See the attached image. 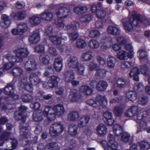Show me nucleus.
<instances>
[{"instance_id": "1", "label": "nucleus", "mask_w": 150, "mask_h": 150, "mask_svg": "<svg viewBox=\"0 0 150 150\" xmlns=\"http://www.w3.org/2000/svg\"><path fill=\"white\" fill-rule=\"evenodd\" d=\"M126 115L127 116L132 117L134 120L137 122H138L142 118L146 117L148 113L144 109L142 108L139 111L138 106H133L128 109Z\"/></svg>"}, {"instance_id": "2", "label": "nucleus", "mask_w": 150, "mask_h": 150, "mask_svg": "<svg viewBox=\"0 0 150 150\" xmlns=\"http://www.w3.org/2000/svg\"><path fill=\"white\" fill-rule=\"evenodd\" d=\"M148 24V21L140 17V15L137 14L129 18V21H125L123 23L124 27L127 28H139L141 25Z\"/></svg>"}, {"instance_id": "3", "label": "nucleus", "mask_w": 150, "mask_h": 150, "mask_svg": "<svg viewBox=\"0 0 150 150\" xmlns=\"http://www.w3.org/2000/svg\"><path fill=\"white\" fill-rule=\"evenodd\" d=\"M64 130L63 125L60 123L55 122L51 125L49 133L51 136H56L60 134Z\"/></svg>"}, {"instance_id": "4", "label": "nucleus", "mask_w": 150, "mask_h": 150, "mask_svg": "<svg viewBox=\"0 0 150 150\" xmlns=\"http://www.w3.org/2000/svg\"><path fill=\"white\" fill-rule=\"evenodd\" d=\"M43 113L47 116V120H45L44 121V124L46 125H48L51 122L55 119V114L52 108L49 106L45 107Z\"/></svg>"}, {"instance_id": "5", "label": "nucleus", "mask_w": 150, "mask_h": 150, "mask_svg": "<svg viewBox=\"0 0 150 150\" xmlns=\"http://www.w3.org/2000/svg\"><path fill=\"white\" fill-rule=\"evenodd\" d=\"M25 118L22 120L19 126L20 134L22 138L27 139L29 136L30 133L29 125L28 123H25Z\"/></svg>"}, {"instance_id": "6", "label": "nucleus", "mask_w": 150, "mask_h": 150, "mask_svg": "<svg viewBox=\"0 0 150 150\" xmlns=\"http://www.w3.org/2000/svg\"><path fill=\"white\" fill-rule=\"evenodd\" d=\"M69 99L72 102H78L81 101L83 97L78 91L72 89L70 92Z\"/></svg>"}, {"instance_id": "7", "label": "nucleus", "mask_w": 150, "mask_h": 150, "mask_svg": "<svg viewBox=\"0 0 150 150\" xmlns=\"http://www.w3.org/2000/svg\"><path fill=\"white\" fill-rule=\"evenodd\" d=\"M102 48L108 49L112 42V39L109 35H104L102 37L100 41Z\"/></svg>"}, {"instance_id": "8", "label": "nucleus", "mask_w": 150, "mask_h": 150, "mask_svg": "<svg viewBox=\"0 0 150 150\" xmlns=\"http://www.w3.org/2000/svg\"><path fill=\"white\" fill-rule=\"evenodd\" d=\"M16 53V56L19 59H21L20 62L23 60V58L26 57L29 54V53L28 49L26 48L20 47L16 49L15 51Z\"/></svg>"}, {"instance_id": "9", "label": "nucleus", "mask_w": 150, "mask_h": 150, "mask_svg": "<svg viewBox=\"0 0 150 150\" xmlns=\"http://www.w3.org/2000/svg\"><path fill=\"white\" fill-rule=\"evenodd\" d=\"M67 65L70 68L75 69L79 65V63L78 58L71 56L69 57L67 60Z\"/></svg>"}, {"instance_id": "10", "label": "nucleus", "mask_w": 150, "mask_h": 150, "mask_svg": "<svg viewBox=\"0 0 150 150\" xmlns=\"http://www.w3.org/2000/svg\"><path fill=\"white\" fill-rule=\"evenodd\" d=\"M37 63L35 60L31 59H29L24 64V68L28 72L35 70L36 69Z\"/></svg>"}, {"instance_id": "11", "label": "nucleus", "mask_w": 150, "mask_h": 150, "mask_svg": "<svg viewBox=\"0 0 150 150\" xmlns=\"http://www.w3.org/2000/svg\"><path fill=\"white\" fill-rule=\"evenodd\" d=\"M54 25H56L57 27L62 28L64 27L66 28L68 27L71 28H77L80 27L79 24L76 21L72 22L70 25H65L61 21L58 20L55 22Z\"/></svg>"}, {"instance_id": "12", "label": "nucleus", "mask_w": 150, "mask_h": 150, "mask_svg": "<svg viewBox=\"0 0 150 150\" xmlns=\"http://www.w3.org/2000/svg\"><path fill=\"white\" fill-rule=\"evenodd\" d=\"M150 144L147 142L142 141L139 143L137 145H134L130 147L131 150H141V149H146V150L149 149Z\"/></svg>"}, {"instance_id": "13", "label": "nucleus", "mask_w": 150, "mask_h": 150, "mask_svg": "<svg viewBox=\"0 0 150 150\" xmlns=\"http://www.w3.org/2000/svg\"><path fill=\"white\" fill-rule=\"evenodd\" d=\"M28 40L31 44H35L38 43L40 40L39 31L36 30L28 38Z\"/></svg>"}, {"instance_id": "14", "label": "nucleus", "mask_w": 150, "mask_h": 150, "mask_svg": "<svg viewBox=\"0 0 150 150\" xmlns=\"http://www.w3.org/2000/svg\"><path fill=\"white\" fill-rule=\"evenodd\" d=\"M29 79L31 84L34 85H37L42 82L38 75L34 73H30L29 76Z\"/></svg>"}, {"instance_id": "15", "label": "nucleus", "mask_w": 150, "mask_h": 150, "mask_svg": "<svg viewBox=\"0 0 150 150\" xmlns=\"http://www.w3.org/2000/svg\"><path fill=\"white\" fill-rule=\"evenodd\" d=\"M68 13L69 10L66 7L59 8L56 11V15L59 18H65L68 15Z\"/></svg>"}, {"instance_id": "16", "label": "nucleus", "mask_w": 150, "mask_h": 150, "mask_svg": "<svg viewBox=\"0 0 150 150\" xmlns=\"http://www.w3.org/2000/svg\"><path fill=\"white\" fill-rule=\"evenodd\" d=\"M80 114L77 111L72 110L70 111L67 115V119L69 121L74 122L79 119Z\"/></svg>"}, {"instance_id": "17", "label": "nucleus", "mask_w": 150, "mask_h": 150, "mask_svg": "<svg viewBox=\"0 0 150 150\" xmlns=\"http://www.w3.org/2000/svg\"><path fill=\"white\" fill-rule=\"evenodd\" d=\"M97 107L101 105H105L107 104V100L105 96L100 95H98L96 97Z\"/></svg>"}, {"instance_id": "18", "label": "nucleus", "mask_w": 150, "mask_h": 150, "mask_svg": "<svg viewBox=\"0 0 150 150\" xmlns=\"http://www.w3.org/2000/svg\"><path fill=\"white\" fill-rule=\"evenodd\" d=\"M90 119V117L88 116L84 115L81 117L78 122L79 127L82 128L86 126L88 123Z\"/></svg>"}, {"instance_id": "19", "label": "nucleus", "mask_w": 150, "mask_h": 150, "mask_svg": "<svg viewBox=\"0 0 150 150\" xmlns=\"http://www.w3.org/2000/svg\"><path fill=\"white\" fill-rule=\"evenodd\" d=\"M52 109L55 114L58 116L63 115L65 111L63 106L60 104L55 105Z\"/></svg>"}, {"instance_id": "20", "label": "nucleus", "mask_w": 150, "mask_h": 150, "mask_svg": "<svg viewBox=\"0 0 150 150\" xmlns=\"http://www.w3.org/2000/svg\"><path fill=\"white\" fill-rule=\"evenodd\" d=\"M103 119L107 122L109 125H111L114 123V120L112 118V113L108 111L105 112L103 114Z\"/></svg>"}, {"instance_id": "21", "label": "nucleus", "mask_w": 150, "mask_h": 150, "mask_svg": "<svg viewBox=\"0 0 150 150\" xmlns=\"http://www.w3.org/2000/svg\"><path fill=\"white\" fill-rule=\"evenodd\" d=\"M75 79V74L74 72L72 71H67L65 74L64 79L65 81L67 83H70Z\"/></svg>"}, {"instance_id": "22", "label": "nucleus", "mask_w": 150, "mask_h": 150, "mask_svg": "<svg viewBox=\"0 0 150 150\" xmlns=\"http://www.w3.org/2000/svg\"><path fill=\"white\" fill-rule=\"evenodd\" d=\"M59 81V79L58 77L54 76H51L48 81V86L50 88L56 87Z\"/></svg>"}, {"instance_id": "23", "label": "nucleus", "mask_w": 150, "mask_h": 150, "mask_svg": "<svg viewBox=\"0 0 150 150\" xmlns=\"http://www.w3.org/2000/svg\"><path fill=\"white\" fill-rule=\"evenodd\" d=\"M108 86V84L106 81L100 80L98 82L95 88L98 91L103 92L106 89Z\"/></svg>"}, {"instance_id": "24", "label": "nucleus", "mask_w": 150, "mask_h": 150, "mask_svg": "<svg viewBox=\"0 0 150 150\" xmlns=\"http://www.w3.org/2000/svg\"><path fill=\"white\" fill-rule=\"evenodd\" d=\"M54 66L55 70L60 71L62 67V59L60 57L56 58L54 61Z\"/></svg>"}, {"instance_id": "25", "label": "nucleus", "mask_w": 150, "mask_h": 150, "mask_svg": "<svg viewBox=\"0 0 150 150\" xmlns=\"http://www.w3.org/2000/svg\"><path fill=\"white\" fill-rule=\"evenodd\" d=\"M4 58L8 60L9 62L12 63H14V64L15 62H20V61L22 60V59H19L17 58L16 55V56H15L10 54H7L5 55L4 56Z\"/></svg>"}, {"instance_id": "26", "label": "nucleus", "mask_w": 150, "mask_h": 150, "mask_svg": "<svg viewBox=\"0 0 150 150\" xmlns=\"http://www.w3.org/2000/svg\"><path fill=\"white\" fill-rule=\"evenodd\" d=\"M96 129L99 135H104L106 133L107 128L105 125L103 124H100L98 126Z\"/></svg>"}, {"instance_id": "27", "label": "nucleus", "mask_w": 150, "mask_h": 150, "mask_svg": "<svg viewBox=\"0 0 150 150\" xmlns=\"http://www.w3.org/2000/svg\"><path fill=\"white\" fill-rule=\"evenodd\" d=\"M116 62L115 58L113 56L109 55L107 59V66L109 68H113Z\"/></svg>"}, {"instance_id": "28", "label": "nucleus", "mask_w": 150, "mask_h": 150, "mask_svg": "<svg viewBox=\"0 0 150 150\" xmlns=\"http://www.w3.org/2000/svg\"><path fill=\"white\" fill-rule=\"evenodd\" d=\"M33 118L35 122L42 121L43 120V113L39 111L34 112L33 115Z\"/></svg>"}, {"instance_id": "29", "label": "nucleus", "mask_w": 150, "mask_h": 150, "mask_svg": "<svg viewBox=\"0 0 150 150\" xmlns=\"http://www.w3.org/2000/svg\"><path fill=\"white\" fill-rule=\"evenodd\" d=\"M106 70L104 69H97L96 70L95 76L96 78L102 79L104 78L106 74Z\"/></svg>"}, {"instance_id": "30", "label": "nucleus", "mask_w": 150, "mask_h": 150, "mask_svg": "<svg viewBox=\"0 0 150 150\" xmlns=\"http://www.w3.org/2000/svg\"><path fill=\"white\" fill-rule=\"evenodd\" d=\"M80 91L83 93L84 95H91L92 92V89L88 86H82L79 88Z\"/></svg>"}, {"instance_id": "31", "label": "nucleus", "mask_w": 150, "mask_h": 150, "mask_svg": "<svg viewBox=\"0 0 150 150\" xmlns=\"http://www.w3.org/2000/svg\"><path fill=\"white\" fill-rule=\"evenodd\" d=\"M53 14L50 12H44L40 14V16L42 19L47 21H51L53 18Z\"/></svg>"}, {"instance_id": "32", "label": "nucleus", "mask_w": 150, "mask_h": 150, "mask_svg": "<svg viewBox=\"0 0 150 150\" xmlns=\"http://www.w3.org/2000/svg\"><path fill=\"white\" fill-rule=\"evenodd\" d=\"M14 92L13 87L11 83L8 84L4 88V93L6 95L11 96Z\"/></svg>"}, {"instance_id": "33", "label": "nucleus", "mask_w": 150, "mask_h": 150, "mask_svg": "<svg viewBox=\"0 0 150 150\" xmlns=\"http://www.w3.org/2000/svg\"><path fill=\"white\" fill-rule=\"evenodd\" d=\"M68 132L72 136H75L77 134L78 127L75 125L72 124L68 126Z\"/></svg>"}, {"instance_id": "34", "label": "nucleus", "mask_w": 150, "mask_h": 150, "mask_svg": "<svg viewBox=\"0 0 150 150\" xmlns=\"http://www.w3.org/2000/svg\"><path fill=\"white\" fill-rule=\"evenodd\" d=\"M46 148L48 150H59L60 146L57 143H50L46 146Z\"/></svg>"}, {"instance_id": "35", "label": "nucleus", "mask_w": 150, "mask_h": 150, "mask_svg": "<svg viewBox=\"0 0 150 150\" xmlns=\"http://www.w3.org/2000/svg\"><path fill=\"white\" fill-rule=\"evenodd\" d=\"M50 58L49 56L45 53L41 54L39 57V60L42 63L47 64L49 63Z\"/></svg>"}, {"instance_id": "36", "label": "nucleus", "mask_w": 150, "mask_h": 150, "mask_svg": "<svg viewBox=\"0 0 150 150\" xmlns=\"http://www.w3.org/2000/svg\"><path fill=\"white\" fill-rule=\"evenodd\" d=\"M73 10L75 13L79 15L86 12L87 11V8L84 6H77L74 8Z\"/></svg>"}, {"instance_id": "37", "label": "nucleus", "mask_w": 150, "mask_h": 150, "mask_svg": "<svg viewBox=\"0 0 150 150\" xmlns=\"http://www.w3.org/2000/svg\"><path fill=\"white\" fill-rule=\"evenodd\" d=\"M126 96L129 100L131 101H134L137 98V94L135 92L129 91L127 92Z\"/></svg>"}, {"instance_id": "38", "label": "nucleus", "mask_w": 150, "mask_h": 150, "mask_svg": "<svg viewBox=\"0 0 150 150\" xmlns=\"http://www.w3.org/2000/svg\"><path fill=\"white\" fill-rule=\"evenodd\" d=\"M11 140V146H9L7 145V148H8V150H12L15 149L18 146V141L15 138L11 137L10 138Z\"/></svg>"}, {"instance_id": "39", "label": "nucleus", "mask_w": 150, "mask_h": 150, "mask_svg": "<svg viewBox=\"0 0 150 150\" xmlns=\"http://www.w3.org/2000/svg\"><path fill=\"white\" fill-rule=\"evenodd\" d=\"M92 52L90 51H86L81 54V58L84 61H89L92 57Z\"/></svg>"}, {"instance_id": "40", "label": "nucleus", "mask_w": 150, "mask_h": 150, "mask_svg": "<svg viewBox=\"0 0 150 150\" xmlns=\"http://www.w3.org/2000/svg\"><path fill=\"white\" fill-rule=\"evenodd\" d=\"M107 139L110 146H117V143L115 140V136L113 134H109Z\"/></svg>"}, {"instance_id": "41", "label": "nucleus", "mask_w": 150, "mask_h": 150, "mask_svg": "<svg viewBox=\"0 0 150 150\" xmlns=\"http://www.w3.org/2000/svg\"><path fill=\"white\" fill-rule=\"evenodd\" d=\"M113 132L117 136L120 135L122 133V127L118 124L115 125L113 127Z\"/></svg>"}, {"instance_id": "42", "label": "nucleus", "mask_w": 150, "mask_h": 150, "mask_svg": "<svg viewBox=\"0 0 150 150\" xmlns=\"http://www.w3.org/2000/svg\"><path fill=\"white\" fill-rule=\"evenodd\" d=\"M86 45V42L83 40L79 39L77 40L76 43V46L79 49L83 48Z\"/></svg>"}, {"instance_id": "43", "label": "nucleus", "mask_w": 150, "mask_h": 150, "mask_svg": "<svg viewBox=\"0 0 150 150\" xmlns=\"http://www.w3.org/2000/svg\"><path fill=\"white\" fill-rule=\"evenodd\" d=\"M132 66V63L131 62H123L120 64V69L122 71H125L126 69L130 68Z\"/></svg>"}, {"instance_id": "44", "label": "nucleus", "mask_w": 150, "mask_h": 150, "mask_svg": "<svg viewBox=\"0 0 150 150\" xmlns=\"http://www.w3.org/2000/svg\"><path fill=\"white\" fill-rule=\"evenodd\" d=\"M1 18L4 21V22L2 23V24H4L6 26L4 27H8L11 24V21L9 16L6 14H3L1 15Z\"/></svg>"}, {"instance_id": "45", "label": "nucleus", "mask_w": 150, "mask_h": 150, "mask_svg": "<svg viewBox=\"0 0 150 150\" xmlns=\"http://www.w3.org/2000/svg\"><path fill=\"white\" fill-rule=\"evenodd\" d=\"M96 15L97 17L99 18L103 19L106 15V12L102 8L98 9L96 11Z\"/></svg>"}, {"instance_id": "46", "label": "nucleus", "mask_w": 150, "mask_h": 150, "mask_svg": "<svg viewBox=\"0 0 150 150\" xmlns=\"http://www.w3.org/2000/svg\"><path fill=\"white\" fill-rule=\"evenodd\" d=\"M89 47L93 49H97L99 46V43L95 39H92L89 41L88 43Z\"/></svg>"}, {"instance_id": "47", "label": "nucleus", "mask_w": 150, "mask_h": 150, "mask_svg": "<svg viewBox=\"0 0 150 150\" xmlns=\"http://www.w3.org/2000/svg\"><path fill=\"white\" fill-rule=\"evenodd\" d=\"M117 87L120 88L125 87L126 85V82L125 79L123 78H119L117 81Z\"/></svg>"}, {"instance_id": "48", "label": "nucleus", "mask_w": 150, "mask_h": 150, "mask_svg": "<svg viewBox=\"0 0 150 150\" xmlns=\"http://www.w3.org/2000/svg\"><path fill=\"white\" fill-rule=\"evenodd\" d=\"M22 69L18 67L13 68L11 71L12 75L15 76H19L21 75L23 73Z\"/></svg>"}, {"instance_id": "49", "label": "nucleus", "mask_w": 150, "mask_h": 150, "mask_svg": "<svg viewBox=\"0 0 150 150\" xmlns=\"http://www.w3.org/2000/svg\"><path fill=\"white\" fill-rule=\"evenodd\" d=\"M40 18L35 16L32 17L30 20V24L33 25H38L40 23Z\"/></svg>"}, {"instance_id": "50", "label": "nucleus", "mask_w": 150, "mask_h": 150, "mask_svg": "<svg viewBox=\"0 0 150 150\" xmlns=\"http://www.w3.org/2000/svg\"><path fill=\"white\" fill-rule=\"evenodd\" d=\"M68 34L69 36L70 40L71 42L74 41L79 36V34L76 31H74L71 33H68Z\"/></svg>"}, {"instance_id": "51", "label": "nucleus", "mask_w": 150, "mask_h": 150, "mask_svg": "<svg viewBox=\"0 0 150 150\" xmlns=\"http://www.w3.org/2000/svg\"><path fill=\"white\" fill-rule=\"evenodd\" d=\"M21 98L23 101L25 102H29L33 99V97L30 94H23Z\"/></svg>"}, {"instance_id": "52", "label": "nucleus", "mask_w": 150, "mask_h": 150, "mask_svg": "<svg viewBox=\"0 0 150 150\" xmlns=\"http://www.w3.org/2000/svg\"><path fill=\"white\" fill-rule=\"evenodd\" d=\"M26 31L27 29H12L11 32L13 35H16L18 34L21 35Z\"/></svg>"}, {"instance_id": "53", "label": "nucleus", "mask_w": 150, "mask_h": 150, "mask_svg": "<svg viewBox=\"0 0 150 150\" xmlns=\"http://www.w3.org/2000/svg\"><path fill=\"white\" fill-rule=\"evenodd\" d=\"M133 88L134 91L139 92L143 91L144 88L142 83H135L134 86Z\"/></svg>"}, {"instance_id": "54", "label": "nucleus", "mask_w": 150, "mask_h": 150, "mask_svg": "<svg viewBox=\"0 0 150 150\" xmlns=\"http://www.w3.org/2000/svg\"><path fill=\"white\" fill-rule=\"evenodd\" d=\"M54 73V71L53 68L50 66L46 68V70L44 73V75L47 77H49Z\"/></svg>"}, {"instance_id": "55", "label": "nucleus", "mask_w": 150, "mask_h": 150, "mask_svg": "<svg viewBox=\"0 0 150 150\" xmlns=\"http://www.w3.org/2000/svg\"><path fill=\"white\" fill-rule=\"evenodd\" d=\"M140 70L142 74L144 75L149 76L150 74V73L149 69L146 65L142 66Z\"/></svg>"}, {"instance_id": "56", "label": "nucleus", "mask_w": 150, "mask_h": 150, "mask_svg": "<svg viewBox=\"0 0 150 150\" xmlns=\"http://www.w3.org/2000/svg\"><path fill=\"white\" fill-rule=\"evenodd\" d=\"M130 134L127 132H124L122 134L121 139L123 142H127L130 139Z\"/></svg>"}, {"instance_id": "57", "label": "nucleus", "mask_w": 150, "mask_h": 150, "mask_svg": "<svg viewBox=\"0 0 150 150\" xmlns=\"http://www.w3.org/2000/svg\"><path fill=\"white\" fill-rule=\"evenodd\" d=\"M50 40L54 44L57 45L61 42V40L60 38L57 36H49Z\"/></svg>"}, {"instance_id": "58", "label": "nucleus", "mask_w": 150, "mask_h": 150, "mask_svg": "<svg viewBox=\"0 0 150 150\" xmlns=\"http://www.w3.org/2000/svg\"><path fill=\"white\" fill-rule=\"evenodd\" d=\"M137 54L139 58L140 59L145 58L147 56V52L144 50L141 49L137 52Z\"/></svg>"}, {"instance_id": "59", "label": "nucleus", "mask_w": 150, "mask_h": 150, "mask_svg": "<svg viewBox=\"0 0 150 150\" xmlns=\"http://www.w3.org/2000/svg\"><path fill=\"white\" fill-rule=\"evenodd\" d=\"M92 18V16L91 14H86L84 15L81 18V21L83 22H88L91 20Z\"/></svg>"}, {"instance_id": "60", "label": "nucleus", "mask_w": 150, "mask_h": 150, "mask_svg": "<svg viewBox=\"0 0 150 150\" xmlns=\"http://www.w3.org/2000/svg\"><path fill=\"white\" fill-rule=\"evenodd\" d=\"M139 72L138 68L135 67L132 69L129 73V75L131 77H132L133 76H134V75H139Z\"/></svg>"}, {"instance_id": "61", "label": "nucleus", "mask_w": 150, "mask_h": 150, "mask_svg": "<svg viewBox=\"0 0 150 150\" xmlns=\"http://www.w3.org/2000/svg\"><path fill=\"white\" fill-rule=\"evenodd\" d=\"M123 112L122 109L121 107L117 106L116 107L114 110L115 115L117 116H120L122 114Z\"/></svg>"}, {"instance_id": "62", "label": "nucleus", "mask_w": 150, "mask_h": 150, "mask_svg": "<svg viewBox=\"0 0 150 150\" xmlns=\"http://www.w3.org/2000/svg\"><path fill=\"white\" fill-rule=\"evenodd\" d=\"M14 117L16 120H21V121L23 120L25 118L22 116V114L21 112L18 111L14 113Z\"/></svg>"}, {"instance_id": "63", "label": "nucleus", "mask_w": 150, "mask_h": 150, "mask_svg": "<svg viewBox=\"0 0 150 150\" xmlns=\"http://www.w3.org/2000/svg\"><path fill=\"white\" fill-rule=\"evenodd\" d=\"M107 32L111 35H117L120 33V30L119 29H107Z\"/></svg>"}, {"instance_id": "64", "label": "nucleus", "mask_w": 150, "mask_h": 150, "mask_svg": "<svg viewBox=\"0 0 150 150\" xmlns=\"http://www.w3.org/2000/svg\"><path fill=\"white\" fill-rule=\"evenodd\" d=\"M126 52L123 50L120 51L117 54V56L119 59L125 60L126 57Z\"/></svg>"}]
</instances>
